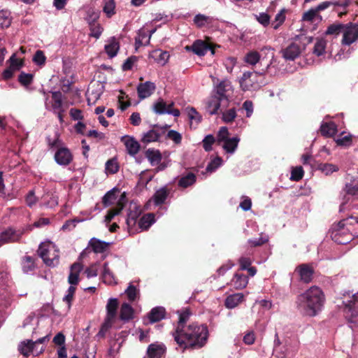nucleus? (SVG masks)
Returning <instances> with one entry per match:
<instances>
[{
    "label": "nucleus",
    "mask_w": 358,
    "mask_h": 358,
    "mask_svg": "<svg viewBox=\"0 0 358 358\" xmlns=\"http://www.w3.org/2000/svg\"><path fill=\"white\" fill-rule=\"evenodd\" d=\"M119 168V164L115 158L108 160L106 163V171L110 174L117 173Z\"/></svg>",
    "instance_id": "obj_47"
},
{
    "label": "nucleus",
    "mask_w": 358,
    "mask_h": 358,
    "mask_svg": "<svg viewBox=\"0 0 358 358\" xmlns=\"http://www.w3.org/2000/svg\"><path fill=\"white\" fill-rule=\"evenodd\" d=\"M166 310L164 308L157 306L153 308L148 314V318L151 323L157 322L165 317Z\"/></svg>",
    "instance_id": "obj_26"
},
{
    "label": "nucleus",
    "mask_w": 358,
    "mask_h": 358,
    "mask_svg": "<svg viewBox=\"0 0 358 358\" xmlns=\"http://www.w3.org/2000/svg\"><path fill=\"white\" fill-rule=\"evenodd\" d=\"M55 162L61 166H68L73 161V155L70 150L66 147H61L55 153Z\"/></svg>",
    "instance_id": "obj_11"
},
{
    "label": "nucleus",
    "mask_w": 358,
    "mask_h": 358,
    "mask_svg": "<svg viewBox=\"0 0 358 358\" xmlns=\"http://www.w3.org/2000/svg\"><path fill=\"white\" fill-rule=\"evenodd\" d=\"M358 38V24L349 23L345 26L343 31V37L342 40L343 44L350 45Z\"/></svg>",
    "instance_id": "obj_10"
},
{
    "label": "nucleus",
    "mask_w": 358,
    "mask_h": 358,
    "mask_svg": "<svg viewBox=\"0 0 358 358\" xmlns=\"http://www.w3.org/2000/svg\"><path fill=\"white\" fill-rule=\"evenodd\" d=\"M32 60L36 64L41 66L45 64L46 57L42 50H38L35 52Z\"/></svg>",
    "instance_id": "obj_56"
},
{
    "label": "nucleus",
    "mask_w": 358,
    "mask_h": 358,
    "mask_svg": "<svg viewBox=\"0 0 358 358\" xmlns=\"http://www.w3.org/2000/svg\"><path fill=\"white\" fill-rule=\"evenodd\" d=\"M125 197V194H122L117 203V206L110 209L108 211L106 215L105 216V222L106 224L110 223L115 216L119 215L121 213L125 205V202L123 201Z\"/></svg>",
    "instance_id": "obj_16"
},
{
    "label": "nucleus",
    "mask_w": 358,
    "mask_h": 358,
    "mask_svg": "<svg viewBox=\"0 0 358 358\" xmlns=\"http://www.w3.org/2000/svg\"><path fill=\"white\" fill-rule=\"evenodd\" d=\"M355 223L358 224V217H350L341 220L331 228V239L341 245H345L352 239V233L350 232V227Z\"/></svg>",
    "instance_id": "obj_3"
},
{
    "label": "nucleus",
    "mask_w": 358,
    "mask_h": 358,
    "mask_svg": "<svg viewBox=\"0 0 358 358\" xmlns=\"http://www.w3.org/2000/svg\"><path fill=\"white\" fill-rule=\"evenodd\" d=\"M240 138L237 136L233 138H229L224 141L223 148L228 153H233L238 147Z\"/></svg>",
    "instance_id": "obj_38"
},
{
    "label": "nucleus",
    "mask_w": 358,
    "mask_h": 358,
    "mask_svg": "<svg viewBox=\"0 0 358 358\" xmlns=\"http://www.w3.org/2000/svg\"><path fill=\"white\" fill-rule=\"evenodd\" d=\"M52 108L56 110H60L62 109L63 106V95L60 91L57 92H52Z\"/></svg>",
    "instance_id": "obj_40"
},
{
    "label": "nucleus",
    "mask_w": 358,
    "mask_h": 358,
    "mask_svg": "<svg viewBox=\"0 0 358 358\" xmlns=\"http://www.w3.org/2000/svg\"><path fill=\"white\" fill-rule=\"evenodd\" d=\"M37 252L46 265L55 266L59 264V251L55 250L53 245L41 243Z\"/></svg>",
    "instance_id": "obj_4"
},
{
    "label": "nucleus",
    "mask_w": 358,
    "mask_h": 358,
    "mask_svg": "<svg viewBox=\"0 0 358 358\" xmlns=\"http://www.w3.org/2000/svg\"><path fill=\"white\" fill-rule=\"evenodd\" d=\"M325 302V295L322 289L312 286L297 296V309L304 315L314 317L322 310Z\"/></svg>",
    "instance_id": "obj_2"
},
{
    "label": "nucleus",
    "mask_w": 358,
    "mask_h": 358,
    "mask_svg": "<svg viewBox=\"0 0 358 358\" xmlns=\"http://www.w3.org/2000/svg\"><path fill=\"white\" fill-rule=\"evenodd\" d=\"M349 3H350V2L348 0H345L343 1H324V2H322L321 3H320L317 6L315 7V8H316L317 11L319 13L322 10H324L328 8L331 6H341V7L345 8L349 6Z\"/></svg>",
    "instance_id": "obj_31"
},
{
    "label": "nucleus",
    "mask_w": 358,
    "mask_h": 358,
    "mask_svg": "<svg viewBox=\"0 0 358 358\" xmlns=\"http://www.w3.org/2000/svg\"><path fill=\"white\" fill-rule=\"evenodd\" d=\"M326 41L324 39H317L313 48V53L317 56L323 55L326 48Z\"/></svg>",
    "instance_id": "obj_54"
},
{
    "label": "nucleus",
    "mask_w": 358,
    "mask_h": 358,
    "mask_svg": "<svg viewBox=\"0 0 358 358\" xmlns=\"http://www.w3.org/2000/svg\"><path fill=\"white\" fill-rule=\"evenodd\" d=\"M315 17L320 18L322 20V16L318 14L316 8H311L308 11L305 12L302 16V20L306 22H312Z\"/></svg>",
    "instance_id": "obj_52"
},
{
    "label": "nucleus",
    "mask_w": 358,
    "mask_h": 358,
    "mask_svg": "<svg viewBox=\"0 0 358 358\" xmlns=\"http://www.w3.org/2000/svg\"><path fill=\"white\" fill-rule=\"evenodd\" d=\"M175 341L183 350L199 349L203 347L208 338L206 325L192 323L187 326L180 334H173Z\"/></svg>",
    "instance_id": "obj_1"
},
{
    "label": "nucleus",
    "mask_w": 358,
    "mask_h": 358,
    "mask_svg": "<svg viewBox=\"0 0 358 358\" xmlns=\"http://www.w3.org/2000/svg\"><path fill=\"white\" fill-rule=\"evenodd\" d=\"M248 283V278L247 275L240 273L238 272L236 273L231 280V285L236 289H243L246 287Z\"/></svg>",
    "instance_id": "obj_20"
},
{
    "label": "nucleus",
    "mask_w": 358,
    "mask_h": 358,
    "mask_svg": "<svg viewBox=\"0 0 358 358\" xmlns=\"http://www.w3.org/2000/svg\"><path fill=\"white\" fill-rule=\"evenodd\" d=\"M169 191L166 187L158 189L153 196V200L156 206L163 204L167 199Z\"/></svg>",
    "instance_id": "obj_32"
},
{
    "label": "nucleus",
    "mask_w": 358,
    "mask_h": 358,
    "mask_svg": "<svg viewBox=\"0 0 358 358\" xmlns=\"http://www.w3.org/2000/svg\"><path fill=\"white\" fill-rule=\"evenodd\" d=\"M35 350V343L31 340H25L18 345V351L24 357H28Z\"/></svg>",
    "instance_id": "obj_28"
},
{
    "label": "nucleus",
    "mask_w": 358,
    "mask_h": 358,
    "mask_svg": "<svg viewBox=\"0 0 358 358\" xmlns=\"http://www.w3.org/2000/svg\"><path fill=\"white\" fill-rule=\"evenodd\" d=\"M120 49V43L113 36L108 40V43L105 45L104 50L110 58H113L117 55Z\"/></svg>",
    "instance_id": "obj_22"
},
{
    "label": "nucleus",
    "mask_w": 358,
    "mask_h": 358,
    "mask_svg": "<svg viewBox=\"0 0 358 358\" xmlns=\"http://www.w3.org/2000/svg\"><path fill=\"white\" fill-rule=\"evenodd\" d=\"M336 125L332 122L323 123L320 127V132L322 135L327 137L333 136L336 134Z\"/></svg>",
    "instance_id": "obj_36"
},
{
    "label": "nucleus",
    "mask_w": 358,
    "mask_h": 358,
    "mask_svg": "<svg viewBox=\"0 0 358 358\" xmlns=\"http://www.w3.org/2000/svg\"><path fill=\"white\" fill-rule=\"evenodd\" d=\"M156 90V85L151 81L139 83L137 87V93L140 99L150 96Z\"/></svg>",
    "instance_id": "obj_12"
},
{
    "label": "nucleus",
    "mask_w": 358,
    "mask_h": 358,
    "mask_svg": "<svg viewBox=\"0 0 358 358\" xmlns=\"http://www.w3.org/2000/svg\"><path fill=\"white\" fill-rule=\"evenodd\" d=\"M222 159L220 157H217L210 161L206 166V171L213 172L222 164Z\"/></svg>",
    "instance_id": "obj_61"
},
{
    "label": "nucleus",
    "mask_w": 358,
    "mask_h": 358,
    "mask_svg": "<svg viewBox=\"0 0 358 358\" xmlns=\"http://www.w3.org/2000/svg\"><path fill=\"white\" fill-rule=\"evenodd\" d=\"M134 314V310L131 305L127 303L122 304L120 313V318L121 320L128 322L133 319Z\"/></svg>",
    "instance_id": "obj_29"
},
{
    "label": "nucleus",
    "mask_w": 358,
    "mask_h": 358,
    "mask_svg": "<svg viewBox=\"0 0 358 358\" xmlns=\"http://www.w3.org/2000/svg\"><path fill=\"white\" fill-rule=\"evenodd\" d=\"M119 302L117 299H109L106 305V319L108 322H113L117 315Z\"/></svg>",
    "instance_id": "obj_23"
},
{
    "label": "nucleus",
    "mask_w": 358,
    "mask_h": 358,
    "mask_svg": "<svg viewBox=\"0 0 358 358\" xmlns=\"http://www.w3.org/2000/svg\"><path fill=\"white\" fill-rule=\"evenodd\" d=\"M263 72L246 71L243 74L240 80V86L243 91L255 90L260 85L258 83V77L264 74Z\"/></svg>",
    "instance_id": "obj_5"
},
{
    "label": "nucleus",
    "mask_w": 358,
    "mask_h": 358,
    "mask_svg": "<svg viewBox=\"0 0 358 358\" xmlns=\"http://www.w3.org/2000/svg\"><path fill=\"white\" fill-rule=\"evenodd\" d=\"M167 127V125L164 127L158 124L152 125V129L143 134L141 141L146 144L159 141V138L166 133Z\"/></svg>",
    "instance_id": "obj_6"
},
{
    "label": "nucleus",
    "mask_w": 358,
    "mask_h": 358,
    "mask_svg": "<svg viewBox=\"0 0 358 358\" xmlns=\"http://www.w3.org/2000/svg\"><path fill=\"white\" fill-rule=\"evenodd\" d=\"M155 215L153 213H147L140 218L138 227L143 230H147L155 222Z\"/></svg>",
    "instance_id": "obj_35"
},
{
    "label": "nucleus",
    "mask_w": 358,
    "mask_h": 358,
    "mask_svg": "<svg viewBox=\"0 0 358 358\" xmlns=\"http://www.w3.org/2000/svg\"><path fill=\"white\" fill-rule=\"evenodd\" d=\"M294 41L299 44V45L301 47V50H303L306 48V45L313 42V37L308 36L305 34H301L296 36L294 38Z\"/></svg>",
    "instance_id": "obj_49"
},
{
    "label": "nucleus",
    "mask_w": 358,
    "mask_h": 358,
    "mask_svg": "<svg viewBox=\"0 0 358 358\" xmlns=\"http://www.w3.org/2000/svg\"><path fill=\"white\" fill-rule=\"evenodd\" d=\"M10 66L15 71H20L24 65V60L21 59H17L15 57V55H13L10 59Z\"/></svg>",
    "instance_id": "obj_53"
},
{
    "label": "nucleus",
    "mask_w": 358,
    "mask_h": 358,
    "mask_svg": "<svg viewBox=\"0 0 358 358\" xmlns=\"http://www.w3.org/2000/svg\"><path fill=\"white\" fill-rule=\"evenodd\" d=\"M121 141L124 143L129 155L134 156L138 152L141 146L134 137L124 136L121 138Z\"/></svg>",
    "instance_id": "obj_14"
},
{
    "label": "nucleus",
    "mask_w": 358,
    "mask_h": 358,
    "mask_svg": "<svg viewBox=\"0 0 358 358\" xmlns=\"http://www.w3.org/2000/svg\"><path fill=\"white\" fill-rule=\"evenodd\" d=\"M317 168L327 176L331 174L334 172H336L339 169L338 166L328 163H321L318 165Z\"/></svg>",
    "instance_id": "obj_46"
},
{
    "label": "nucleus",
    "mask_w": 358,
    "mask_h": 358,
    "mask_svg": "<svg viewBox=\"0 0 358 358\" xmlns=\"http://www.w3.org/2000/svg\"><path fill=\"white\" fill-rule=\"evenodd\" d=\"M47 143L50 149L57 148L62 147L63 142L59 139V135L56 134V136L54 139H51L50 137H47Z\"/></svg>",
    "instance_id": "obj_59"
},
{
    "label": "nucleus",
    "mask_w": 358,
    "mask_h": 358,
    "mask_svg": "<svg viewBox=\"0 0 358 358\" xmlns=\"http://www.w3.org/2000/svg\"><path fill=\"white\" fill-rule=\"evenodd\" d=\"M231 88L230 83L228 80H222L216 86L215 96L222 101H228V96L226 92Z\"/></svg>",
    "instance_id": "obj_24"
},
{
    "label": "nucleus",
    "mask_w": 358,
    "mask_h": 358,
    "mask_svg": "<svg viewBox=\"0 0 358 358\" xmlns=\"http://www.w3.org/2000/svg\"><path fill=\"white\" fill-rule=\"evenodd\" d=\"M210 48V45L206 43L201 40H196L191 46H186L187 50H192L194 54L198 56H203Z\"/></svg>",
    "instance_id": "obj_15"
},
{
    "label": "nucleus",
    "mask_w": 358,
    "mask_h": 358,
    "mask_svg": "<svg viewBox=\"0 0 358 358\" xmlns=\"http://www.w3.org/2000/svg\"><path fill=\"white\" fill-rule=\"evenodd\" d=\"M22 235L23 231L8 228L0 234V247L6 243L20 242Z\"/></svg>",
    "instance_id": "obj_8"
},
{
    "label": "nucleus",
    "mask_w": 358,
    "mask_h": 358,
    "mask_svg": "<svg viewBox=\"0 0 358 358\" xmlns=\"http://www.w3.org/2000/svg\"><path fill=\"white\" fill-rule=\"evenodd\" d=\"M215 142L214 136L211 134L207 135L203 140V147L205 151L212 150V145Z\"/></svg>",
    "instance_id": "obj_62"
},
{
    "label": "nucleus",
    "mask_w": 358,
    "mask_h": 358,
    "mask_svg": "<svg viewBox=\"0 0 358 358\" xmlns=\"http://www.w3.org/2000/svg\"><path fill=\"white\" fill-rule=\"evenodd\" d=\"M76 289L74 286H70L68 289L67 294L63 298V301L67 303L68 309H70L71 307V303L74 299Z\"/></svg>",
    "instance_id": "obj_57"
},
{
    "label": "nucleus",
    "mask_w": 358,
    "mask_h": 358,
    "mask_svg": "<svg viewBox=\"0 0 358 358\" xmlns=\"http://www.w3.org/2000/svg\"><path fill=\"white\" fill-rule=\"evenodd\" d=\"M222 101L213 96L207 103V110L210 115H215L218 113V110L220 108L221 102Z\"/></svg>",
    "instance_id": "obj_37"
},
{
    "label": "nucleus",
    "mask_w": 358,
    "mask_h": 358,
    "mask_svg": "<svg viewBox=\"0 0 358 358\" xmlns=\"http://www.w3.org/2000/svg\"><path fill=\"white\" fill-rule=\"evenodd\" d=\"M115 3L114 0H104V6L103 11L106 14L108 17H110L115 14Z\"/></svg>",
    "instance_id": "obj_51"
},
{
    "label": "nucleus",
    "mask_w": 358,
    "mask_h": 358,
    "mask_svg": "<svg viewBox=\"0 0 358 358\" xmlns=\"http://www.w3.org/2000/svg\"><path fill=\"white\" fill-rule=\"evenodd\" d=\"M196 176L193 173H188L187 175L181 177L178 180V185L182 188H187L196 182Z\"/></svg>",
    "instance_id": "obj_34"
},
{
    "label": "nucleus",
    "mask_w": 358,
    "mask_h": 358,
    "mask_svg": "<svg viewBox=\"0 0 358 358\" xmlns=\"http://www.w3.org/2000/svg\"><path fill=\"white\" fill-rule=\"evenodd\" d=\"M167 138L171 139L177 145L180 144L182 141L181 134L175 130L169 131Z\"/></svg>",
    "instance_id": "obj_64"
},
{
    "label": "nucleus",
    "mask_w": 358,
    "mask_h": 358,
    "mask_svg": "<svg viewBox=\"0 0 358 358\" xmlns=\"http://www.w3.org/2000/svg\"><path fill=\"white\" fill-rule=\"evenodd\" d=\"M83 269V265L79 262H75L71 266V271L68 278V282L71 286L76 285L79 282V274Z\"/></svg>",
    "instance_id": "obj_18"
},
{
    "label": "nucleus",
    "mask_w": 358,
    "mask_h": 358,
    "mask_svg": "<svg viewBox=\"0 0 358 358\" xmlns=\"http://www.w3.org/2000/svg\"><path fill=\"white\" fill-rule=\"evenodd\" d=\"M85 15L84 17L85 21L89 24L98 22L100 17V11L92 6H87L84 8Z\"/></svg>",
    "instance_id": "obj_27"
},
{
    "label": "nucleus",
    "mask_w": 358,
    "mask_h": 358,
    "mask_svg": "<svg viewBox=\"0 0 358 358\" xmlns=\"http://www.w3.org/2000/svg\"><path fill=\"white\" fill-rule=\"evenodd\" d=\"M301 51V47L294 41L286 48L283 49L282 52L285 59L294 60L300 55Z\"/></svg>",
    "instance_id": "obj_13"
},
{
    "label": "nucleus",
    "mask_w": 358,
    "mask_h": 358,
    "mask_svg": "<svg viewBox=\"0 0 358 358\" xmlns=\"http://www.w3.org/2000/svg\"><path fill=\"white\" fill-rule=\"evenodd\" d=\"M89 245L95 253H102L107 250L110 246V243L96 238H92L89 242Z\"/></svg>",
    "instance_id": "obj_25"
},
{
    "label": "nucleus",
    "mask_w": 358,
    "mask_h": 358,
    "mask_svg": "<svg viewBox=\"0 0 358 358\" xmlns=\"http://www.w3.org/2000/svg\"><path fill=\"white\" fill-rule=\"evenodd\" d=\"M12 18L9 10L0 11V26L1 28H8L11 24Z\"/></svg>",
    "instance_id": "obj_45"
},
{
    "label": "nucleus",
    "mask_w": 358,
    "mask_h": 358,
    "mask_svg": "<svg viewBox=\"0 0 358 358\" xmlns=\"http://www.w3.org/2000/svg\"><path fill=\"white\" fill-rule=\"evenodd\" d=\"M22 267L24 273H28L35 268L34 259L31 256H24L22 259Z\"/></svg>",
    "instance_id": "obj_44"
},
{
    "label": "nucleus",
    "mask_w": 358,
    "mask_h": 358,
    "mask_svg": "<svg viewBox=\"0 0 358 358\" xmlns=\"http://www.w3.org/2000/svg\"><path fill=\"white\" fill-rule=\"evenodd\" d=\"M236 117V109L231 108L228 110H226L222 113V120L226 123L232 122Z\"/></svg>",
    "instance_id": "obj_58"
},
{
    "label": "nucleus",
    "mask_w": 358,
    "mask_h": 358,
    "mask_svg": "<svg viewBox=\"0 0 358 358\" xmlns=\"http://www.w3.org/2000/svg\"><path fill=\"white\" fill-rule=\"evenodd\" d=\"M304 175V171L302 166H296L292 169L291 171L290 180L292 181L301 180Z\"/></svg>",
    "instance_id": "obj_55"
},
{
    "label": "nucleus",
    "mask_w": 358,
    "mask_h": 358,
    "mask_svg": "<svg viewBox=\"0 0 358 358\" xmlns=\"http://www.w3.org/2000/svg\"><path fill=\"white\" fill-rule=\"evenodd\" d=\"M179 313V320L178 322V325L173 334H180L183 331V329H185L186 327L185 324L188 321L190 315L191 311L189 308H185L181 312L178 311Z\"/></svg>",
    "instance_id": "obj_17"
},
{
    "label": "nucleus",
    "mask_w": 358,
    "mask_h": 358,
    "mask_svg": "<svg viewBox=\"0 0 358 358\" xmlns=\"http://www.w3.org/2000/svg\"><path fill=\"white\" fill-rule=\"evenodd\" d=\"M295 271L299 274L301 282L306 284L312 282L315 271L311 265L301 264L296 268Z\"/></svg>",
    "instance_id": "obj_9"
},
{
    "label": "nucleus",
    "mask_w": 358,
    "mask_h": 358,
    "mask_svg": "<svg viewBox=\"0 0 358 358\" xmlns=\"http://www.w3.org/2000/svg\"><path fill=\"white\" fill-rule=\"evenodd\" d=\"M34 76L31 73H27L22 71L18 76V81L23 86H29L33 82Z\"/></svg>",
    "instance_id": "obj_50"
},
{
    "label": "nucleus",
    "mask_w": 358,
    "mask_h": 358,
    "mask_svg": "<svg viewBox=\"0 0 358 358\" xmlns=\"http://www.w3.org/2000/svg\"><path fill=\"white\" fill-rule=\"evenodd\" d=\"M145 157L152 164L154 163L158 164L162 160V154L158 150L148 149L145 152Z\"/></svg>",
    "instance_id": "obj_41"
},
{
    "label": "nucleus",
    "mask_w": 358,
    "mask_h": 358,
    "mask_svg": "<svg viewBox=\"0 0 358 358\" xmlns=\"http://www.w3.org/2000/svg\"><path fill=\"white\" fill-rule=\"evenodd\" d=\"M119 189L116 187L113 188L110 191L107 192L102 198V203L105 207H108L115 203Z\"/></svg>",
    "instance_id": "obj_33"
},
{
    "label": "nucleus",
    "mask_w": 358,
    "mask_h": 358,
    "mask_svg": "<svg viewBox=\"0 0 358 358\" xmlns=\"http://www.w3.org/2000/svg\"><path fill=\"white\" fill-rule=\"evenodd\" d=\"M344 191L347 194L357 195L358 194V178H353L350 182L345 184Z\"/></svg>",
    "instance_id": "obj_39"
},
{
    "label": "nucleus",
    "mask_w": 358,
    "mask_h": 358,
    "mask_svg": "<svg viewBox=\"0 0 358 358\" xmlns=\"http://www.w3.org/2000/svg\"><path fill=\"white\" fill-rule=\"evenodd\" d=\"M88 26L90 31V36L95 38L96 39L99 38L103 31V28L100 23L98 22L90 23Z\"/></svg>",
    "instance_id": "obj_42"
},
{
    "label": "nucleus",
    "mask_w": 358,
    "mask_h": 358,
    "mask_svg": "<svg viewBox=\"0 0 358 358\" xmlns=\"http://www.w3.org/2000/svg\"><path fill=\"white\" fill-rule=\"evenodd\" d=\"M268 241V236H263L261 235V236L258 238H254V239H250L248 240V243L251 247H259L262 246L264 244L266 243Z\"/></svg>",
    "instance_id": "obj_60"
},
{
    "label": "nucleus",
    "mask_w": 358,
    "mask_h": 358,
    "mask_svg": "<svg viewBox=\"0 0 358 358\" xmlns=\"http://www.w3.org/2000/svg\"><path fill=\"white\" fill-rule=\"evenodd\" d=\"M259 53L255 50L248 52L244 57V62L250 65L254 66L260 60Z\"/></svg>",
    "instance_id": "obj_43"
},
{
    "label": "nucleus",
    "mask_w": 358,
    "mask_h": 358,
    "mask_svg": "<svg viewBox=\"0 0 358 358\" xmlns=\"http://www.w3.org/2000/svg\"><path fill=\"white\" fill-rule=\"evenodd\" d=\"M285 20V10H281L275 17V23H273V27L274 29H277Z\"/></svg>",
    "instance_id": "obj_63"
},
{
    "label": "nucleus",
    "mask_w": 358,
    "mask_h": 358,
    "mask_svg": "<svg viewBox=\"0 0 358 358\" xmlns=\"http://www.w3.org/2000/svg\"><path fill=\"white\" fill-rule=\"evenodd\" d=\"M345 29V25L341 23L332 24L327 27L325 34L327 35H338Z\"/></svg>",
    "instance_id": "obj_48"
},
{
    "label": "nucleus",
    "mask_w": 358,
    "mask_h": 358,
    "mask_svg": "<svg viewBox=\"0 0 358 358\" xmlns=\"http://www.w3.org/2000/svg\"><path fill=\"white\" fill-rule=\"evenodd\" d=\"M174 103L171 102L169 104L162 99H159L158 101L153 105V110L158 115L170 114L174 117H179L180 112L178 109L173 108Z\"/></svg>",
    "instance_id": "obj_7"
},
{
    "label": "nucleus",
    "mask_w": 358,
    "mask_h": 358,
    "mask_svg": "<svg viewBox=\"0 0 358 358\" xmlns=\"http://www.w3.org/2000/svg\"><path fill=\"white\" fill-rule=\"evenodd\" d=\"M166 352L164 345L152 343L148 345L147 355L149 358H161Z\"/></svg>",
    "instance_id": "obj_19"
},
{
    "label": "nucleus",
    "mask_w": 358,
    "mask_h": 358,
    "mask_svg": "<svg viewBox=\"0 0 358 358\" xmlns=\"http://www.w3.org/2000/svg\"><path fill=\"white\" fill-rule=\"evenodd\" d=\"M244 301V295L242 293H236L229 295L225 301L224 306L226 308L232 309L238 306Z\"/></svg>",
    "instance_id": "obj_21"
},
{
    "label": "nucleus",
    "mask_w": 358,
    "mask_h": 358,
    "mask_svg": "<svg viewBox=\"0 0 358 358\" xmlns=\"http://www.w3.org/2000/svg\"><path fill=\"white\" fill-rule=\"evenodd\" d=\"M150 57L153 58L157 63L164 66L167 63L170 55L169 52L166 50H155L152 52Z\"/></svg>",
    "instance_id": "obj_30"
}]
</instances>
